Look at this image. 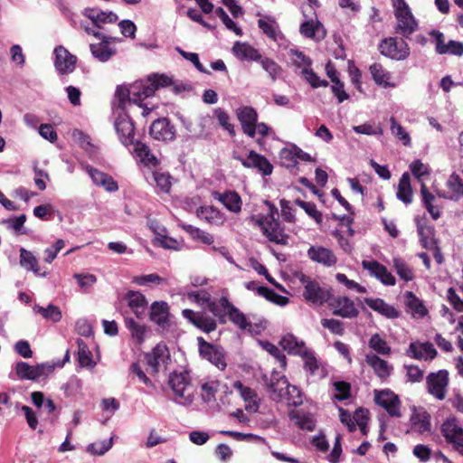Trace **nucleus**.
<instances>
[{
	"mask_svg": "<svg viewBox=\"0 0 463 463\" xmlns=\"http://www.w3.org/2000/svg\"><path fill=\"white\" fill-rule=\"evenodd\" d=\"M391 122V131L392 135L398 137L400 140L403 142V145L408 146L411 143V137L409 134L404 130L402 125L397 123L395 118L392 117L390 118Z\"/></svg>",
	"mask_w": 463,
	"mask_h": 463,
	"instance_id": "obj_55",
	"label": "nucleus"
},
{
	"mask_svg": "<svg viewBox=\"0 0 463 463\" xmlns=\"http://www.w3.org/2000/svg\"><path fill=\"white\" fill-rule=\"evenodd\" d=\"M257 293L260 296L264 297L266 299L274 302L279 306H285L288 303V298L287 297L279 295L274 290L264 286H259V288H257Z\"/></svg>",
	"mask_w": 463,
	"mask_h": 463,
	"instance_id": "obj_44",
	"label": "nucleus"
},
{
	"mask_svg": "<svg viewBox=\"0 0 463 463\" xmlns=\"http://www.w3.org/2000/svg\"><path fill=\"white\" fill-rule=\"evenodd\" d=\"M300 356L304 360V369L308 372L310 375H319L320 377L325 376L323 369L320 368V363L317 360L313 351L307 349Z\"/></svg>",
	"mask_w": 463,
	"mask_h": 463,
	"instance_id": "obj_37",
	"label": "nucleus"
},
{
	"mask_svg": "<svg viewBox=\"0 0 463 463\" xmlns=\"http://www.w3.org/2000/svg\"><path fill=\"white\" fill-rule=\"evenodd\" d=\"M366 363L373 367L375 373L382 379L390 375L392 366L385 360L381 359L374 354H368L365 358Z\"/></svg>",
	"mask_w": 463,
	"mask_h": 463,
	"instance_id": "obj_33",
	"label": "nucleus"
},
{
	"mask_svg": "<svg viewBox=\"0 0 463 463\" xmlns=\"http://www.w3.org/2000/svg\"><path fill=\"white\" fill-rule=\"evenodd\" d=\"M334 307L333 314L344 318H354L359 312L353 300L347 297H337L330 304Z\"/></svg>",
	"mask_w": 463,
	"mask_h": 463,
	"instance_id": "obj_21",
	"label": "nucleus"
},
{
	"mask_svg": "<svg viewBox=\"0 0 463 463\" xmlns=\"http://www.w3.org/2000/svg\"><path fill=\"white\" fill-rule=\"evenodd\" d=\"M428 392L438 400H444L449 384V373L446 370L430 373L427 378Z\"/></svg>",
	"mask_w": 463,
	"mask_h": 463,
	"instance_id": "obj_8",
	"label": "nucleus"
},
{
	"mask_svg": "<svg viewBox=\"0 0 463 463\" xmlns=\"http://www.w3.org/2000/svg\"><path fill=\"white\" fill-rule=\"evenodd\" d=\"M235 159L239 160L244 167L256 168L262 173L263 175H269L272 173L273 166L269 160L257 154L255 151H250L247 157L235 156Z\"/></svg>",
	"mask_w": 463,
	"mask_h": 463,
	"instance_id": "obj_14",
	"label": "nucleus"
},
{
	"mask_svg": "<svg viewBox=\"0 0 463 463\" xmlns=\"http://www.w3.org/2000/svg\"><path fill=\"white\" fill-rule=\"evenodd\" d=\"M295 203L301 207L308 216L313 218L317 224L322 222V213L317 209L314 203L305 202L300 199H297Z\"/></svg>",
	"mask_w": 463,
	"mask_h": 463,
	"instance_id": "obj_47",
	"label": "nucleus"
},
{
	"mask_svg": "<svg viewBox=\"0 0 463 463\" xmlns=\"http://www.w3.org/2000/svg\"><path fill=\"white\" fill-rule=\"evenodd\" d=\"M145 358L151 373L156 374L160 368L165 366L170 360V353L165 345L158 344L150 353L146 354Z\"/></svg>",
	"mask_w": 463,
	"mask_h": 463,
	"instance_id": "obj_10",
	"label": "nucleus"
},
{
	"mask_svg": "<svg viewBox=\"0 0 463 463\" xmlns=\"http://www.w3.org/2000/svg\"><path fill=\"white\" fill-rule=\"evenodd\" d=\"M172 83L170 78L165 75L154 74L149 76L146 81H137L132 85V99L137 103L155 94L160 87H166Z\"/></svg>",
	"mask_w": 463,
	"mask_h": 463,
	"instance_id": "obj_2",
	"label": "nucleus"
},
{
	"mask_svg": "<svg viewBox=\"0 0 463 463\" xmlns=\"http://www.w3.org/2000/svg\"><path fill=\"white\" fill-rule=\"evenodd\" d=\"M188 298L201 306L207 305L209 309L211 304H218L217 302L212 300L210 293H208L206 290L191 292L188 294Z\"/></svg>",
	"mask_w": 463,
	"mask_h": 463,
	"instance_id": "obj_56",
	"label": "nucleus"
},
{
	"mask_svg": "<svg viewBox=\"0 0 463 463\" xmlns=\"http://www.w3.org/2000/svg\"><path fill=\"white\" fill-rule=\"evenodd\" d=\"M259 27L262 30L263 33H265L269 38L277 41L279 36V32L278 30V24L275 20L266 17L264 19H260L258 21Z\"/></svg>",
	"mask_w": 463,
	"mask_h": 463,
	"instance_id": "obj_42",
	"label": "nucleus"
},
{
	"mask_svg": "<svg viewBox=\"0 0 463 463\" xmlns=\"http://www.w3.org/2000/svg\"><path fill=\"white\" fill-rule=\"evenodd\" d=\"M307 256L315 262L327 267L334 266L337 259L333 251L321 246H312L307 250Z\"/></svg>",
	"mask_w": 463,
	"mask_h": 463,
	"instance_id": "obj_27",
	"label": "nucleus"
},
{
	"mask_svg": "<svg viewBox=\"0 0 463 463\" xmlns=\"http://www.w3.org/2000/svg\"><path fill=\"white\" fill-rule=\"evenodd\" d=\"M20 265L26 270L33 271L37 276L45 277L46 272L40 273L38 260L35 256L24 248L20 249Z\"/></svg>",
	"mask_w": 463,
	"mask_h": 463,
	"instance_id": "obj_36",
	"label": "nucleus"
},
{
	"mask_svg": "<svg viewBox=\"0 0 463 463\" xmlns=\"http://www.w3.org/2000/svg\"><path fill=\"white\" fill-rule=\"evenodd\" d=\"M101 43L90 44V52L92 55L99 61L105 62L109 61L115 53L116 50L109 47V43L115 42L116 38L106 36V39H100Z\"/></svg>",
	"mask_w": 463,
	"mask_h": 463,
	"instance_id": "obj_29",
	"label": "nucleus"
},
{
	"mask_svg": "<svg viewBox=\"0 0 463 463\" xmlns=\"http://www.w3.org/2000/svg\"><path fill=\"white\" fill-rule=\"evenodd\" d=\"M364 303L373 310L385 317L386 318H397L400 317V312L393 307L386 303L382 298H364Z\"/></svg>",
	"mask_w": 463,
	"mask_h": 463,
	"instance_id": "obj_30",
	"label": "nucleus"
},
{
	"mask_svg": "<svg viewBox=\"0 0 463 463\" xmlns=\"http://www.w3.org/2000/svg\"><path fill=\"white\" fill-rule=\"evenodd\" d=\"M78 344V360L81 366L93 367L95 363L92 361V354L89 350L87 344L81 340H77Z\"/></svg>",
	"mask_w": 463,
	"mask_h": 463,
	"instance_id": "obj_41",
	"label": "nucleus"
},
{
	"mask_svg": "<svg viewBox=\"0 0 463 463\" xmlns=\"http://www.w3.org/2000/svg\"><path fill=\"white\" fill-rule=\"evenodd\" d=\"M393 266L400 278L405 281H410L413 279V273L409 266L401 259L393 260Z\"/></svg>",
	"mask_w": 463,
	"mask_h": 463,
	"instance_id": "obj_57",
	"label": "nucleus"
},
{
	"mask_svg": "<svg viewBox=\"0 0 463 463\" xmlns=\"http://www.w3.org/2000/svg\"><path fill=\"white\" fill-rule=\"evenodd\" d=\"M379 48L382 54L396 61L405 60L410 55V48L407 43L401 38L384 39Z\"/></svg>",
	"mask_w": 463,
	"mask_h": 463,
	"instance_id": "obj_6",
	"label": "nucleus"
},
{
	"mask_svg": "<svg viewBox=\"0 0 463 463\" xmlns=\"http://www.w3.org/2000/svg\"><path fill=\"white\" fill-rule=\"evenodd\" d=\"M411 420H412L414 425L419 426V431L420 433L430 431V415L426 411L414 414L412 416Z\"/></svg>",
	"mask_w": 463,
	"mask_h": 463,
	"instance_id": "obj_59",
	"label": "nucleus"
},
{
	"mask_svg": "<svg viewBox=\"0 0 463 463\" xmlns=\"http://www.w3.org/2000/svg\"><path fill=\"white\" fill-rule=\"evenodd\" d=\"M150 136L156 140L167 141L175 137L174 127L166 118H159L155 120L149 130Z\"/></svg>",
	"mask_w": 463,
	"mask_h": 463,
	"instance_id": "obj_24",
	"label": "nucleus"
},
{
	"mask_svg": "<svg viewBox=\"0 0 463 463\" xmlns=\"http://www.w3.org/2000/svg\"><path fill=\"white\" fill-rule=\"evenodd\" d=\"M321 325L323 327L327 328L332 334L337 335H343L345 334L343 323L340 320L324 318L321 320Z\"/></svg>",
	"mask_w": 463,
	"mask_h": 463,
	"instance_id": "obj_60",
	"label": "nucleus"
},
{
	"mask_svg": "<svg viewBox=\"0 0 463 463\" xmlns=\"http://www.w3.org/2000/svg\"><path fill=\"white\" fill-rule=\"evenodd\" d=\"M370 72L373 76V80L378 85H383L384 87L389 86L387 80H389L390 75L380 63L372 64L370 66Z\"/></svg>",
	"mask_w": 463,
	"mask_h": 463,
	"instance_id": "obj_46",
	"label": "nucleus"
},
{
	"mask_svg": "<svg viewBox=\"0 0 463 463\" xmlns=\"http://www.w3.org/2000/svg\"><path fill=\"white\" fill-rule=\"evenodd\" d=\"M397 197L405 204H409L412 202V189L411 186V177L408 173L402 174L399 181Z\"/></svg>",
	"mask_w": 463,
	"mask_h": 463,
	"instance_id": "obj_38",
	"label": "nucleus"
},
{
	"mask_svg": "<svg viewBox=\"0 0 463 463\" xmlns=\"http://www.w3.org/2000/svg\"><path fill=\"white\" fill-rule=\"evenodd\" d=\"M219 124L232 136H235V130L232 124L230 123V117L222 109H216L214 110Z\"/></svg>",
	"mask_w": 463,
	"mask_h": 463,
	"instance_id": "obj_58",
	"label": "nucleus"
},
{
	"mask_svg": "<svg viewBox=\"0 0 463 463\" xmlns=\"http://www.w3.org/2000/svg\"><path fill=\"white\" fill-rule=\"evenodd\" d=\"M135 152L145 165L153 166L157 165L156 157L150 152L149 147L146 144L137 142L135 144Z\"/></svg>",
	"mask_w": 463,
	"mask_h": 463,
	"instance_id": "obj_40",
	"label": "nucleus"
},
{
	"mask_svg": "<svg viewBox=\"0 0 463 463\" xmlns=\"http://www.w3.org/2000/svg\"><path fill=\"white\" fill-rule=\"evenodd\" d=\"M126 326L130 330L131 335L138 344L143 343L147 328L145 325L136 322L133 318L125 319Z\"/></svg>",
	"mask_w": 463,
	"mask_h": 463,
	"instance_id": "obj_43",
	"label": "nucleus"
},
{
	"mask_svg": "<svg viewBox=\"0 0 463 463\" xmlns=\"http://www.w3.org/2000/svg\"><path fill=\"white\" fill-rule=\"evenodd\" d=\"M33 311L37 314H41L43 318L53 323H57L61 319V309L52 304L48 305L47 307H43L42 306L35 304L33 306Z\"/></svg>",
	"mask_w": 463,
	"mask_h": 463,
	"instance_id": "obj_39",
	"label": "nucleus"
},
{
	"mask_svg": "<svg viewBox=\"0 0 463 463\" xmlns=\"http://www.w3.org/2000/svg\"><path fill=\"white\" fill-rule=\"evenodd\" d=\"M323 26L318 21L308 20L301 24L299 32L307 38H314Z\"/></svg>",
	"mask_w": 463,
	"mask_h": 463,
	"instance_id": "obj_49",
	"label": "nucleus"
},
{
	"mask_svg": "<svg viewBox=\"0 0 463 463\" xmlns=\"http://www.w3.org/2000/svg\"><path fill=\"white\" fill-rule=\"evenodd\" d=\"M289 58L291 60V62L298 68H307L310 67L312 61L309 57L306 56L302 52L296 50V49H290L288 52Z\"/></svg>",
	"mask_w": 463,
	"mask_h": 463,
	"instance_id": "obj_50",
	"label": "nucleus"
},
{
	"mask_svg": "<svg viewBox=\"0 0 463 463\" xmlns=\"http://www.w3.org/2000/svg\"><path fill=\"white\" fill-rule=\"evenodd\" d=\"M220 306L223 311H226L229 319L242 330L251 327V323L248 321L246 316L236 307L230 303L227 297H222L219 299Z\"/></svg>",
	"mask_w": 463,
	"mask_h": 463,
	"instance_id": "obj_19",
	"label": "nucleus"
},
{
	"mask_svg": "<svg viewBox=\"0 0 463 463\" xmlns=\"http://www.w3.org/2000/svg\"><path fill=\"white\" fill-rule=\"evenodd\" d=\"M118 26L122 35L134 39L136 37L137 26L131 20H122Z\"/></svg>",
	"mask_w": 463,
	"mask_h": 463,
	"instance_id": "obj_63",
	"label": "nucleus"
},
{
	"mask_svg": "<svg viewBox=\"0 0 463 463\" xmlns=\"http://www.w3.org/2000/svg\"><path fill=\"white\" fill-rule=\"evenodd\" d=\"M182 313L191 324L205 333H211L217 327L216 320L203 312L184 309Z\"/></svg>",
	"mask_w": 463,
	"mask_h": 463,
	"instance_id": "obj_13",
	"label": "nucleus"
},
{
	"mask_svg": "<svg viewBox=\"0 0 463 463\" xmlns=\"http://www.w3.org/2000/svg\"><path fill=\"white\" fill-rule=\"evenodd\" d=\"M374 401L381 407L384 408L392 417H401L400 399L390 390L374 391Z\"/></svg>",
	"mask_w": 463,
	"mask_h": 463,
	"instance_id": "obj_11",
	"label": "nucleus"
},
{
	"mask_svg": "<svg viewBox=\"0 0 463 463\" xmlns=\"http://www.w3.org/2000/svg\"><path fill=\"white\" fill-rule=\"evenodd\" d=\"M54 65L56 70L61 74H68L74 71L77 62V57L72 55L62 46L55 48Z\"/></svg>",
	"mask_w": 463,
	"mask_h": 463,
	"instance_id": "obj_15",
	"label": "nucleus"
},
{
	"mask_svg": "<svg viewBox=\"0 0 463 463\" xmlns=\"http://www.w3.org/2000/svg\"><path fill=\"white\" fill-rule=\"evenodd\" d=\"M406 354L418 360H432L436 357L437 351L430 342H412L410 344Z\"/></svg>",
	"mask_w": 463,
	"mask_h": 463,
	"instance_id": "obj_22",
	"label": "nucleus"
},
{
	"mask_svg": "<svg viewBox=\"0 0 463 463\" xmlns=\"http://www.w3.org/2000/svg\"><path fill=\"white\" fill-rule=\"evenodd\" d=\"M262 69L268 72L272 81H275L282 72V68L273 60L262 57L259 60Z\"/></svg>",
	"mask_w": 463,
	"mask_h": 463,
	"instance_id": "obj_45",
	"label": "nucleus"
},
{
	"mask_svg": "<svg viewBox=\"0 0 463 463\" xmlns=\"http://www.w3.org/2000/svg\"><path fill=\"white\" fill-rule=\"evenodd\" d=\"M362 266L368 270L369 274L375 277L383 284L388 286L395 285V278L388 271V269L376 260H363Z\"/></svg>",
	"mask_w": 463,
	"mask_h": 463,
	"instance_id": "obj_17",
	"label": "nucleus"
},
{
	"mask_svg": "<svg viewBox=\"0 0 463 463\" xmlns=\"http://www.w3.org/2000/svg\"><path fill=\"white\" fill-rule=\"evenodd\" d=\"M369 346L381 354L385 355L391 353V348L387 345V343L378 334H374L373 335H372L369 341Z\"/></svg>",
	"mask_w": 463,
	"mask_h": 463,
	"instance_id": "obj_51",
	"label": "nucleus"
},
{
	"mask_svg": "<svg viewBox=\"0 0 463 463\" xmlns=\"http://www.w3.org/2000/svg\"><path fill=\"white\" fill-rule=\"evenodd\" d=\"M255 225L260 227L263 234L269 239V241L280 245L288 243V235L284 233V229L281 227L278 218L274 217V213L267 214L261 218H252Z\"/></svg>",
	"mask_w": 463,
	"mask_h": 463,
	"instance_id": "obj_3",
	"label": "nucleus"
},
{
	"mask_svg": "<svg viewBox=\"0 0 463 463\" xmlns=\"http://www.w3.org/2000/svg\"><path fill=\"white\" fill-rule=\"evenodd\" d=\"M335 390L337 392L336 394H335V399L338 401H344L349 398L350 396V390L351 385L350 383L343 381L335 382L333 383Z\"/></svg>",
	"mask_w": 463,
	"mask_h": 463,
	"instance_id": "obj_61",
	"label": "nucleus"
},
{
	"mask_svg": "<svg viewBox=\"0 0 463 463\" xmlns=\"http://www.w3.org/2000/svg\"><path fill=\"white\" fill-rule=\"evenodd\" d=\"M232 52L240 60L259 61L261 58L258 50L247 43L236 42Z\"/></svg>",
	"mask_w": 463,
	"mask_h": 463,
	"instance_id": "obj_31",
	"label": "nucleus"
},
{
	"mask_svg": "<svg viewBox=\"0 0 463 463\" xmlns=\"http://www.w3.org/2000/svg\"><path fill=\"white\" fill-rule=\"evenodd\" d=\"M168 385L173 392V401L182 406H190L194 400L196 388L192 383L188 372H173L168 378Z\"/></svg>",
	"mask_w": 463,
	"mask_h": 463,
	"instance_id": "obj_1",
	"label": "nucleus"
},
{
	"mask_svg": "<svg viewBox=\"0 0 463 463\" xmlns=\"http://www.w3.org/2000/svg\"><path fill=\"white\" fill-rule=\"evenodd\" d=\"M125 299L128 302V306L137 317H144L148 303L146 297L140 291L128 290L125 295Z\"/></svg>",
	"mask_w": 463,
	"mask_h": 463,
	"instance_id": "obj_25",
	"label": "nucleus"
},
{
	"mask_svg": "<svg viewBox=\"0 0 463 463\" xmlns=\"http://www.w3.org/2000/svg\"><path fill=\"white\" fill-rule=\"evenodd\" d=\"M236 115L241 124L243 132L250 137H255V123H257V111L249 106L239 108Z\"/></svg>",
	"mask_w": 463,
	"mask_h": 463,
	"instance_id": "obj_16",
	"label": "nucleus"
},
{
	"mask_svg": "<svg viewBox=\"0 0 463 463\" xmlns=\"http://www.w3.org/2000/svg\"><path fill=\"white\" fill-rule=\"evenodd\" d=\"M114 125L123 145L128 146L134 143V125L128 115H119L116 118Z\"/></svg>",
	"mask_w": 463,
	"mask_h": 463,
	"instance_id": "obj_18",
	"label": "nucleus"
},
{
	"mask_svg": "<svg viewBox=\"0 0 463 463\" xmlns=\"http://www.w3.org/2000/svg\"><path fill=\"white\" fill-rule=\"evenodd\" d=\"M283 402H286L288 405L298 406L302 403V397L300 391L294 385L290 386V391L288 390V394L285 396Z\"/></svg>",
	"mask_w": 463,
	"mask_h": 463,
	"instance_id": "obj_64",
	"label": "nucleus"
},
{
	"mask_svg": "<svg viewBox=\"0 0 463 463\" xmlns=\"http://www.w3.org/2000/svg\"><path fill=\"white\" fill-rule=\"evenodd\" d=\"M299 280L304 286L303 298L308 303L322 306L327 302L331 297L330 291L320 286V284L311 279L309 277L301 274Z\"/></svg>",
	"mask_w": 463,
	"mask_h": 463,
	"instance_id": "obj_5",
	"label": "nucleus"
},
{
	"mask_svg": "<svg viewBox=\"0 0 463 463\" xmlns=\"http://www.w3.org/2000/svg\"><path fill=\"white\" fill-rule=\"evenodd\" d=\"M115 97L118 100V107L123 109L126 101H132V86L128 89L127 87L118 86L115 92Z\"/></svg>",
	"mask_w": 463,
	"mask_h": 463,
	"instance_id": "obj_62",
	"label": "nucleus"
},
{
	"mask_svg": "<svg viewBox=\"0 0 463 463\" xmlns=\"http://www.w3.org/2000/svg\"><path fill=\"white\" fill-rule=\"evenodd\" d=\"M441 432L446 440L452 443L463 454V429L458 425L456 418L446 420L441 425Z\"/></svg>",
	"mask_w": 463,
	"mask_h": 463,
	"instance_id": "obj_9",
	"label": "nucleus"
},
{
	"mask_svg": "<svg viewBox=\"0 0 463 463\" xmlns=\"http://www.w3.org/2000/svg\"><path fill=\"white\" fill-rule=\"evenodd\" d=\"M290 386L288 379L284 376H279V374H272L268 389L270 392V397L276 402H283L285 396L288 394Z\"/></svg>",
	"mask_w": 463,
	"mask_h": 463,
	"instance_id": "obj_20",
	"label": "nucleus"
},
{
	"mask_svg": "<svg viewBox=\"0 0 463 463\" xmlns=\"http://www.w3.org/2000/svg\"><path fill=\"white\" fill-rule=\"evenodd\" d=\"M118 20V15L109 11V12H103L99 11L97 13L96 19L93 23V26L98 29L103 28V24H113Z\"/></svg>",
	"mask_w": 463,
	"mask_h": 463,
	"instance_id": "obj_54",
	"label": "nucleus"
},
{
	"mask_svg": "<svg viewBox=\"0 0 463 463\" xmlns=\"http://www.w3.org/2000/svg\"><path fill=\"white\" fill-rule=\"evenodd\" d=\"M55 364L50 363L39 364L35 366L25 362L16 364L15 372L20 379L35 381L42 376H47L53 372Z\"/></svg>",
	"mask_w": 463,
	"mask_h": 463,
	"instance_id": "obj_7",
	"label": "nucleus"
},
{
	"mask_svg": "<svg viewBox=\"0 0 463 463\" xmlns=\"http://www.w3.org/2000/svg\"><path fill=\"white\" fill-rule=\"evenodd\" d=\"M279 344L289 354H298L300 356L308 349L303 341H298L297 337L291 334L283 336Z\"/></svg>",
	"mask_w": 463,
	"mask_h": 463,
	"instance_id": "obj_32",
	"label": "nucleus"
},
{
	"mask_svg": "<svg viewBox=\"0 0 463 463\" xmlns=\"http://www.w3.org/2000/svg\"><path fill=\"white\" fill-rule=\"evenodd\" d=\"M301 74L304 79L313 87H326L328 85V82L326 80H320V78L313 71V70L309 69V67L303 68Z\"/></svg>",
	"mask_w": 463,
	"mask_h": 463,
	"instance_id": "obj_53",
	"label": "nucleus"
},
{
	"mask_svg": "<svg viewBox=\"0 0 463 463\" xmlns=\"http://www.w3.org/2000/svg\"><path fill=\"white\" fill-rule=\"evenodd\" d=\"M112 444L113 438H110L109 439H104L98 442H94L87 447V452L91 455L101 456L111 449Z\"/></svg>",
	"mask_w": 463,
	"mask_h": 463,
	"instance_id": "obj_48",
	"label": "nucleus"
},
{
	"mask_svg": "<svg viewBox=\"0 0 463 463\" xmlns=\"http://www.w3.org/2000/svg\"><path fill=\"white\" fill-rule=\"evenodd\" d=\"M449 192H438V196L452 201H459L463 198V181L458 175L453 173L446 183Z\"/></svg>",
	"mask_w": 463,
	"mask_h": 463,
	"instance_id": "obj_26",
	"label": "nucleus"
},
{
	"mask_svg": "<svg viewBox=\"0 0 463 463\" xmlns=\"http://www.w3.org/2000/svg\"><path fill=\"white\" fill-rule=\"evenodd\" d=\"M229 211L239 213L241 210V199L235 192H228L224 194L216 193L215 196Z\"/></svg>",
	"mask_w": 463,
	"mask_h": 463,
	"instance_id": "obj_34",
	"label": "nucleus"
},
{
	"mask_svg": "<svg viewBox=\"0 0 463 463\" xmlns=\"http://www.w3.org/2000/svg\"><path fill=\"white\" fill-rule=\"evenodd\" d=\"M154 181L156 184V186L164 193H168L171 189V175L169 174L161 173V172H154L153 173Z\"/></svg>",
	"mask_w": 463,
	"mask_h": 463,
	"instance_id": "obj_52",
	"label": "nucleus"
},
{
	"mask_svg": "<svg viewBox=\"0 0 463 463\" xmlns=\"http://www.w3.org/2000/svg\"><path fill=\"white\" fill-rule=\"evenodd\" d=\"M150 320L162 329L169 327V307L165 301H155L150 307Z\"/></svg>",
	"mask_w": 463,
	"mask_h": 463,
	"instance_id": "obj_23",
	"label": "nucleus"
},
{
	"mask_svg": "<svg viewBox=\"0 0 463 463\" xmlns=\"http://www.w3.org/2000/svg\"><path fill=\"white\" fill-rule=\"evenodd\" d=\"M405 305L410 309L413 317H423L428 310L423 302L417 298L411 291H406L404 295Z\"/></svg>",
	"mask_w": 463,
	"mask_h": 463,
	"instance_id": "obj_35",
	"label": "nucleus"
},
{
	"mask_svg": "<svg viewBox=\"0 0 463 463\" xmlns=\"http://www.w3.org/2000/svg\"><path fill=\"white\" fill-rule=\"evenodd\" d=\"M394 7L397 20L396 32L404 37H409L416 31L418 24L404 0H397Z\"/></svg>",
	"mask_w": 463,
	"mask_h": 463,
	"instance_id": "obj_4",
	"label": "nucleus"
},
{
	"mask_svg": "<svg viewBox=\"0 0 463 463\" xmlns=\"http://www.w3.org/2000/svg\"><path fill=\"white\" fill-rule=\"evenodd\" d=\"M197 341L200 354L203 358L207 359L219 369L222 370L226 367L224 354L219 347L209 344L203 337H198Z\"/></svg>",
	"mask_w": 463,
	"mask_h": 463,
	"instance_id": "obj_12",
	"label": "nucleus"
},
{
	"mask_svg": "<svg viewBox=\"0 0 463 463\" xmlns=\"http://www.w3.org/2000/svg\"><path fill=\"white\" fill-rule=\"evenodd\" d=\"M85 169L96 185L102 186L108 192H116L118 189V184L108 174L90 165H87Z\"/></svg>",
	"mask_w": 463,
	"mask_h": 463,
	"instance_id": "obj_28",
	"label": "nucleus"
}]
</instances>
